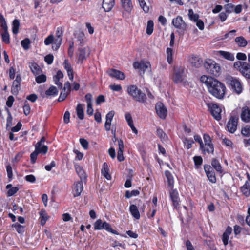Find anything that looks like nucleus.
Listing matches in <instances>:
<instances>
[{
  "label": "nucleus",
  "mask_w": 250,
  "mask_h": 250,
  "mask_svg": "<svg viewBox=\"0 0 250 250\" xmlns=\"http://www.w3.org/2000/svg\"><path fill=\"white\" fill-rule=\"evenodd\" d=\"M200 80L205 83L209 92L212 96L219 99L223 98L226 90L224 84L215 79L206 75L201 76Z\"/></svg>",
  "instance_id": "nucleus-1"
},
{
  "label": "nucleus",
  "mask_w": 250,
  "mask_h": 250,
  "mask_svg": "<svg viewBox=\"0 0 250 250\" xmlns=\"http://www.w3.org/2000/svg\"><path fill=\"white\" fill-rule=\"evenodd\" d=\"M127 92L133 98L141 103H144L146 99V94L138 88L135 85H129L127 87Z\"/></svg>",
  "instance_id": "nucleus-2"
},
{
  "label": "nucleus",
  "mask_w": 250,
  "mask_h": 250,
  "mask_svg": "<svg viewBox=\"0 0 250 250\" xmlns=\"http://www.w3.org/2000/svg\"><path fill=\"white\" fill-rule=\"evenodd\" d=\"M204 66L208 73L215 76L220 75L221 72L220 67L214 60L211 59L206 60L204 62Z\"/></svg>",
  "instance_id": "nucleus-3"
},
{
  "label": "nucleus",
  "mask_w": 250,
  "mask_h": 250,
  "mask_svg": "<svg viewBox=\"0 0 250 250\" xmlns=\"http://www.w3.org/2000/svg\"><path fill=\"white\" fill-rule=\"evenodd\" d=\"M185 68L183 66H176L173 69V74L171 77L172 80L175 83H185V75L184 74Z\"/></svg>",
  "instance_id": "nucleus-4"
},
{
  "label": "nucleus",
  "mask_w": 250,
  "mask_h": 250,
  "mask_svg": "<svg viewBox=\"0 0 250 250\" xmlns=\"http://www.w3.org/2000/svg\"><path fill=\"white\" fill-rule=\"evenodd\" d=\"M234 68L238 70L245 78L250 79V65L244 62L237 61L234 63Z\"/></svg>",
  "instance_id": "nucleus-5"
},
{
  "label": "nucleus",
  "mask_w": 250,
  "mask_h": 250,
  "mask_svg": "<svg viewBox=\"0 0 250 250\" xmlns=\"http://www.w3.org/2000/svg\"><path fill=\"white\" fill-rule=\"evenodd\" d=\"M208 110L213 116V117L217 121L221 119V113L222 112V107L219 105L210 103L207 104Z\"/></svg>",
  "instance_id": "nucleus-6"
},
{
  "label": "nucleus",
  "mask_w": 250,
  "mask_h": 250,
  "mask_svg": "<svg viewBox=\"0 0 250 250\" xmlns=\"http://www.w3.org/2000/svg\"><path fill=\"white\" fill-rule=\"evenodd\" d=\"M93 226L95 230H101L104 229L112 234H118V232L115 230L112 229L110 225L108 223L106 222H103L101 219H98L94 223Z\"/></svg>",
  "instance_id": "nucleus-7"
},
{
  "label": "nucleus",
  "mask_w": 250,
  "mask_h": 250,
  "mask_svg": "<svg viewBox=\"0 0 250 250\" xmlns=\"http://www.w3.org/2000/svg\"><path fill=\"white\" fill-rule=\"evenodd\" d=\"M133 67L135 69H138L141 72L144 74L145 72L151 71V65L149 62L143 60L140 62H135L133 64Z\"/></svg>",
  "instance_id": "nucleus-8"
},
{
  "label": "nucleus",
  "mask_w": 250,
  "mask_h": 250,
  "mask_svg": "<svg viewBox=\"0 0 250 250\" xmlns=\"http://www.w3.org/2000/svg\"><path fill=\"white\" fill-rule=\"evenodd\" d=\"M204 144L201 145L200 148L204 153H212L214 151L213 144L211 143L210 137L208 134L204 135Z\"/></svg>",
  "instance_id": "nucleus-9"
},
{
  "label": "nucleus",
  "mask_w": 250,
  "mask_h": 250,
  "mask_svg": "<svg viewBox=\"0 0 250 250\" xmlns=\"http://www.w3.org/2000/svg\"><path fill=\"white\" fill-rule=\"evenodd\" d=\"M229 84L233 90L238 94L243 90V86L241 82L235 78L232 77L229 80Z\"/></svg>",
  "instance_id": "nucleus-10"
},
{
  "label": "nucleus",
  "mask_w": 250,
  "mask_h": 250,
  "mask_svg": "<svg viewBox=\"0 0 250 250\" xmlns=\"http://www.w3.org/2000/svg\"><path fill=\"white\" fill-rule=\"evenodd\" d=\"M155 110L158 116L162 119H165L167 114L166 107L161 102H158L155 106Z\"/></svg>",
  "instance_id": "nucleus-11"
},
{
  "label": "nucleus",
  "mask_w": 250,
  "mask_h": 250,
  "mask_svg": "<svg viewBox=\"0 0 250 250\" xmlns=\"http://www.w3.org/2000/svg\"><path fill=\"white\" fill-rule=\"evenodd\" d=\"M44 137H42L41 140L35 145V149L38 154H45L48 151V147L44 145L45 142Z\"/></svg>",
  "instance_id": "nucleus-12"
},
{
  "label": "nucleus",
  "mask_w": 250,
  "mask_h": 250,
  "mask_svg": "<svg viewBox=\"0 0 250 250\" xmlns=\"http://www.w3.org/2000/svg\"><path fill=\"white\" fill-rule=\"evenodd\" d=\"M238 119L235 117H231L229 120L227 128L228 130L231 133H234L237 129Z\"/></svg>",
  "instance_id": "nucleus-13"
},
{
  "label": "nucleus",
  "mask_w": 250,
  "mask_h": 250,
  "mask_svg": "<svg viewBox=\"0 0 250 250\" xmlns=\"http://www.w3.org/2000/svg\"><path fill=\"white\" fill-rule=\"evenodd\" d=\"M172 24L176 28L179 30H184L186 28V23L183 20L182 17L179 16L173 19Z\"/></svg>",
  "instance_id": "nucleus-14"
},
{
  "label": "nucleus",
  "mask_w": 250,
  "mask_h": 250,
  "mask_svg": "<svg viewBox=\"0 0 250 250\" xmlns=\"http://www.w3.org/2000/svg\"><path fill=\"white\" fill-rule=\"evenodd\" d=\"M241 120L246 123L250 122V109L248 106H244L241 109L240 114Z\"/></svg>",
  "instance_id": "nucleus-15"
},
{
  "label": "nucleus",
  "mask_w": 250,
  "mask_h": 250,
  "mask_svg": "<svg viewBox=\"0 0 250 250\" xmlns=\"http://www.w3.org/2000/svg\"><path fill=\"white\" fill-rule=\"evenodd\" d=\"M83 187L82 181L75 183L73 187L72 194L74 197H77L81 195L83 190Z\"/></svg>",
  "instance_id": "nucleus-16"
},
{
  "label": "nucleus",
  "mask_w": 250,
  "mask_h": 250,
  "mask_svg": "<svg viewBox=\"0 0 250 250\" xmlns=\"http://www.w3.org/2000/svg\"><path fill=\"white\" fill-rule=\"evenodd\" d=\"M204 170L209 180L212 183H215L216 179L212 167L209 165L204 166Z\"/></svg>",
  "instance_id": "nucleus-17"
},
{
  "label": "nucleus",
  "mask_w": 250,
  "mask_h": 250,
  "mask_svg": "<svg viewBox=\"0 0 250 250\" xmlns=\"http://www.w3.org/2000/svg\"><path fill=\"white\" fill-rule=\"evenodd\" d=\"M169 194L173 206L175 207H177L179 205L180 202L179 194L177 190L173 188L169 189Z\"/></svg>",
  "instance_id": "nucleus-18"
},
{
  "label": "nucleus",
  "mask_w": 250,
  "mask_h": 250,
  "mask_svg": "<svg viewBox=\"0 0 250 250\" xmlns=\"http://www.w3.org/2000/svg\"><path fill=\"white\" fill-rule=\"evenodd\" d=\"M115 115L113 110L109 111L106 115V121L104 124V128L106 131H108L111 129V122Z\"/></svg>",
  "instance_id": "nucleus-19"
},
{
  "label": "nucleus",
  "mask_w": 250,
  "mask_h": 250,
  "mask_svg": "<svg viewBox=\"0 0 250 250\" xmlns=\"http://www.w3.org/2000/svg\"><path fill=\"white\" fill-rule=\"evenodd\" d=\"M107 73L110 77L118 80H123L125 78L124 73L116 69H111L107 72Z\"/></svg>",
  "instance_id": "nucleus-20"
},
{
  "label": "nucleus",
  "mask_w": 250,
  "mask_h": 250,
  "mask_svg": "<svg viewBox=\"0 0 250 250\" xmlns=\"http://www.w3.org/2000/svg\"><path fill=\"white\" fill-rule=\"evenodd\" d=\"M123 9L127 13H130L133 8V4L131 0H121Z\"/></svg>",
  "instance_id": "nucleus-21"
},
{
  "label": "nucleus",
  "mask_w": 250,
  "mask_h": 250,
  "mask_svg": "<svg viewBox=\"0 0 250 250\" xmlns=\"http://www.w3.org/2000/svg\"><path fill=\"white\" fill-rule=\"evenodd\" d=\"M115 0H104L102 7L106 12H109L115 5Z\"/></svg>",
  "instance_id": "nucleus-22"
},
{
  "label": "nucleus",
  "mask_w": 250,
  "mask_h": 250,
  "mask_svg": "<svg viewBox=\"0 0 250 250\" xmlns=\"http://www.w3.org/2000/svg\"><path fill=\"white\" fill-rule=\"evenodd\" d=\"M232 232V228L230 226L227 227L225 231L223 233L222 235V241L225 246H226L229 243V238Z\"/></svg>",
  "instance_id": "nucleus-23"
},
{
  "label": "nucleus",
  "mask_w": 250,
  "mask_h": 250,
  "mask_svg": "<svg viewBox=\"0 0 250 250\" xmlns=\"http://www.w3.org/2000/svg\"><path fill=\"white\" fill-rule=\"evenodd\" d=\"M63 66L64 69L67 71L69 79L72 81L73 79V71L71 68V64L67 59L64 60Z\"/></svg>",
  "instance_id": "nucleus-24"
},
{
  "label": "nucleus",
  "mask_w": 250,
  "mask_h": 250,
  "mask_svg": "<svg viewBox=\"0 0 250 250\" xmlns=\"http://www.w3.org/2000/svg\"><path fill=\"white\" fill-rule=\"evenodd\" d=\"M129 211L135 219L138 220L140 218V214L136 205H131L129 207Z\"/></svg>",
  "instance_id": "nucleus-25"
},
{
  "label": "nucleus",
  "mask_w": 250,
  "mask_h": 250,
  "mask_svg": "<svg viewBox=\"0 0 250 250\" xmlns=\"http://www.w3.org/2000/svg\"><path fill=\"white\" fill-rule=\"evenodd\" d=\"M165 174L167 179L168 188L169 189L173 188L174 183V180L173 175H172L171 172L168 170L166 171Z\"/></svg>",
  "instance_id": "nucleus-26"
},
{
  "label": "nucleus",
  "mask_w": 250,
  "mask_h": 250,
  "mask_svg": "<svg viewBox=\"0 0 250 250\" xmlns=\"http://www.w3.org/2000/svg\"><path fill=\"white\" fill-rule=\"evenodd\" d=\"M109 172V168L107 164L106 163H104L101 169V173L102 175L107 180H110L111 179V176Z\"/></svg>",
  "instance_id": "nucleus-27"
},
{
  "label": "nucleus",
  "mask_w": 250,
  "mask_h": 250,
  "mask_svg": "<svg viewBox=\"0 0 250 250\" xmlns=\"http://www.w3.org/2000/svg\"><path fill=\"white\" fill-rule=\"evenodd\" d=\"M241 191L246 196L248 197L250 195V180L246 181L245 184L241 188Z\"/></svg>",
  "instance_id": "nucleus-28"
},
{
  "label": "nucleus",
  "mask_w": 250,
  "mask_h": 250,
  "mask_svg": "<svg viewBox=\"0 0 250 250\" xmlns=\"http://www.w3.org/2000/svg\"><path fill=\"white\" fill-rule=\"evenodd\" d=\"M139 5L145 13H148L150 9V5L149 4V0H138Z\"/></svg>",
  "instance_id": "nucleus-29"
},
{
  "label": "nucleus",
  "mask_w": 250,
  "mask_h": 250,
  "mask_svg": "<svg viewBox=\"0 0 250 250\" xmlns=\"http://www.w3.org/2000/svg\"><path fill=\"white\" fill-rule=\"evenodd\" d=\"M218 54L229 61H233L234 60V54L229 52L220 50L218 51Z\"/></svg>",
  "instance_id": "nucleus-30"
},
{
  "label": "nucleus",
  "mask_w": 250,
  "mask_h": 250,
  "mask_svg": "<svg viewBox=\"0 0 250 250\" xmlns=\"http://www.w3.org/2000/svg\"><path fill=\"white\" fill-rule=\"evenodd\" d=\"M190 61L193 66L197 68L201 66L202 63V60L201 59L197 56H192Z\"/></svg>",
  "instance_id": "nucleus-31"
},
{
  "label": "nucleus",
  "mask_w": 250,
  "mask_h": 250,
  "mask_svg": "<svg viewBox=\"0 0 250 250\" xmlns=\"http://www.w3.org/2000/svg\"><path fill=\"white\" fill-rule=\"evenodd\" d=\"M84 104H79L76 107V112L78 118L80 120L84 118Z\"/></svg>",
  "instance_id": "nucleus-32"
},
{
  "label": "nucleus",
  "mask_w": 250,
  "mask_h": 250,
  "mask_svg": "<svg viewBox=\"0 0 250 250\" xmlns=\"http://www.w3.org/2000/svg\"><path fill=\"white\" fill-rule=\"evenodd\" d=\"M76 171L79 175L81 180L86 178V174L83 168V167L79 165H75V166Z\"/></svg>",
  "instance_id": "nucleus-33"
},
{
  "label": "nucleus",
  "mask_w": 250,
  "mask_h": 250,
  "mask_svg": "<svg viewBox=\"0 0 250 250\" xmlns=\"http://www.w3.org/2000/svg\"><path fill=\"white\" fill-rule=\"evenodd\" d=\"M30 68L31 71L35 76L39 75L42 73V69L39 65L36 63H32L30 65Z\"/></svg>",
  "instance_id": "nucleus-34"
},
{
  "label": "nucleus",
  "mask_w": 250,
  "mask_h": 250,
  "mask_svg": "<svg viewBox=\"0 0 250 250\" xmlns=\"http://www.w3.org/2000/svg\"><path fill=\"white\" fill-rule=\"evenodd\" d=\"M79 53L78 56V62H82L86 57V56L88 55L89 53H86V48H80L79 49Z\"/></svg>",
  "instance_id": "nucleus-35"
},
{
  "label": "nucleus",
  "mask_w": 250,
  "mask_h": 250,
  "mask_svg": "<svg viewBox=\"0 0 250 250\" xmlns=\"http://www.w3.org/2000/svg\"><path fill=\"white\" fill-rule=\"evenodd\" d=\"M235 42L239 46L242 47L246 46L248 43L247 40L242 36L236 37Z\"/></svg>",
  "instance_id": "nucleus-36"
},
{
  "label": "nucleus",
  "mask_w": 250,
  "mask_h": 250,
  "mask_svg": "<svg viewBox=\"0 0 250 250\" xmlns=\"http://www.w3.org/2000/svg\"><path fill=\"white\" fill-rule=\"evenodd\" d=\"M40 218L41 219V225L43 226L49 218L45 210L42 209L41 210L40 212Z\"/></svg>",
  "instance_id": "nucleus-37"
},
{
  "label": "nucleus",
  "mask_w": 250,
  "mask_h": 250,
  "mask_svg": "<svg viewBox=\"0 0 250 250\" xmlns=\"http://www.w3.org/2000/svg\"><path fill=\"white\" fill-rule=\"evenodd\" d=\"M58 91L54 86H51L45 91V94L47 96H54L58 94Z\"/></svg>",
  "instance_id": "nucleus-38"
},
{
  "label": "nucleus",
  "mask_w": 250,
  "mask_h": 250,
  "mask_svg": "<svg viewBox=\"0 0 250 250\" xmlns=\"http://www.w3.org/2000/svg\"><path fill=\"white\" fill-rule=\"evenodd\" d=\"M188 16L190 20L195 22L199 18V15L198 14L194 13L192 9L188 10Z\"/></svg>",
  "instance_id": "nucleus-39"
},
{
  "label": "nucleus",
  "mask_w": 250,
  "mask_h": 250,
  "mask_svg": "<svg viewBox=\"0 0 250 250\" xmlns=\"http://www.w3.org/2000/svg\"><path fill=\"white\" fill-rule=\"evenodd\" d=\"M183 142L184 145V147L187 149H189L191 148L192 145L194 144V142L192 139H188L187 138H184L183 139Z\"/></svg>",
  "instance_id": "nucleus-40"
},
{
  "label": "nucleus",
  "mask_w": 250,
  "mask_h": 250,
  "mask_svg": "<svg viewBox=\"0 0 250 250\" xmlns=\"http://www.w3.org/2000/svg\"><path fill=\"white\" fill-rule=\"evenodd\" d=\"M211 165L217 171L220 173L222 172V167L217 160H216V159L212 160L211 162Z\"/></svg>",
  "instance_id": "nucleus-41"
},
{
  "label": "nucleus",
  "mask_w": 250,
  "mask_h": 250,
  "mask_svg": "<svg viewBox=\"0 0 250 250\" xmlns=\"http://www.w3.org/2000/svg\"><path fill=\"white\" fill-rule=\"evenodd\" d=\"M19 26V21L17 19H15L12 22V32L13 34H16L18 33Z\"/></svg>",
  "instance_id": "nucleus-42"
},
{
  "label": "nucleus",
  "mask_w": 250,
  "mask_h": 250,
  "mask_svg": "<svg viewBox=\"0 0 250 250\" xmlns=\"http://www.w3.org/2000/svg\"><path fill=\"white\" fill-rule=\"evenodd\" d=\"M173 50L171 48H167V61L169 64H171L173 62Z\"/></svg>",
  "instance_id": "nucleus-43"
},
{
  "label": "nucleus",
  "mask_w": 250,
  "mask_h": 250,
  "mask_svg": "<svg viewBox=\"0 0 250 250\" xmlns=\"http://www.w3.org/2000/svg\"><path fill=\"white\" fill-rule=\"evenodd\" d=\"M153 26H154L153 21L151 20L148 21L147 22V27H146V32L148 35H150L153 33Z\"/></svg>",
  "instance_id": "nucleus-44"
},
{
  "label": "nucleus",
  "mask_w": 250,
  "mask_h": 250,
  "mask_svg": "<svg viewBox=\"0 0 250 250\" xmlns=\"http://www.w3.org/2000/svg\"><path fill=\"white\" fill-rule=\"evenodd\" d=\"M12 227L15 228L19 233H22L24 231V227L18 223L12 224Z\"/></svg>",
  "instance_id": "nucleus-45"
},
{
  "label": "nucleus",
  "mask_w": 250,
  "mask_h": 250,
  "mask_svg": "<svg viewBox=\"0 0 250 250\" xmlns=\"http://www.w3.org/2000/svg\"><path fill=\"white\" fill-rule=\"evenodd\" d=\"M36 81L38 83H41L45 82L46 81V76L44 74H40L36 75Z\"/></svg>",
  "instance_id": "nucleus-46"
},
{
  "label": "nucleus",
  "mask_w": 250,
  "mask_h": 250,
  "mask_svg": "<svg viewBox=\"0 0 250 250\" xmlns=\"http://www.w3.org/2000/svg\"><path fill=\"white\" fill-rule=\"evenodd\" d=\"M2 41L6 44L10 43V36L8 31H3L1 34Z\"/></svg>",
  "instance_id": "nucleus-47"
},
{
  "label": "nucleus",
  "mask_w": 250,
  "mask_h": 250,
  "mask_svg": "<svg viewBox=\"0 0 250 250\" xmlns=\"http://www.w3.org/2000/svg\"><path fill=\"white\" fill-rule=\"evenodd\" d=\"M62 35H63V31H62V29L60 27L57 28L56 32V39L55 40L62 42Z\"/></svg>",
  "instance_id": "nucleus-48"
},
{
  "label": "nucleus",
  "mask_w": 250,
  "mask_h": 250,
  "mask_svg": "<svg viewBox=\"0 0 250 250\" xmlns=\"http://www.w3.org/2000/svg\"><path fill=\"white\" fill-rule=\"evenodd\" d=\"M241 133L245 136H250V125H246L242 127Z\"/></svg>",
  "instance_id": "nucleus-49"
},
{
  "label": "nucleus",
  "mask_w": 250,
  "mask_h": 250,
  "mask_svg": "<svg viewBox=\"0 0 250 250\" xmlns=\"http://www.w3.org/2000/svg\"><path fill=\"white\" fill-rule=\"evenodd\" d=\"M193 160L194 162L195 167L197 168H198L202 164L203 159L202 157L200 156H195L193 157Z\"/></svg>",
  "instance_id": "nucleus-50"
},
{
  "label": "nucleus",
  "mask_w": 250,
  "mask_h": 250,
  "mask_svg": "<svg viewBox=\"0 0 250 250\" xmlns=\"http://www.w3.org/2000/svg\"><path fill=\"white\" fill-rule=\"evenodd\" d=\"M157 136L162 140H166L167 138L166 133L160 128H158L156 131Z\"/></svg>",
  "instance_id": "nucleus-51"
},
{
  "label": "nucleus",
  "mask_w": 250,
  "mask_h": 250,
  "mask_svg": "<svg viewBox=\"0 0 250 250\" xmlns=\"http://www.w3.org/2000/svg\"><path fill=\"white\" fill-rule=\"evenodd\" d=\"M139 194V191L137 190H134L130 192L129 191H126L125 192V197L127 198H129L132 196H136Z\"/></svg>",
  "instance_id": "nucleus-52"
},
{
  "label": "nucleus",
  "mask_w": 250,
  "mask_h": 250,
  "mask_svg": "<svg viewBox=\"0 0 250 250\" xmlns=\"http://www.w3.org/2000/svg\"><path fill=\"white\" fill-rule=\"evenodd\" d=\"M23 113L25 116L28 115L30 113V106L27 101L24 102V105L23 107Z\"/></svg>",
  "instance_id": "nucleus-53"
},
{
  "label": "nucleus",
  "mask_w": 250,
  "mask_h": 250,
  "mask_svg": "<svg viewBox=\"0 0 250 250\" xmlns=\"http://www.w3.org/2000/svg\"><path fill=\"white\" fill-rule=\"evenodd\" d=\"M30 40L26 38L21 41V45L24 49L27 50L29 48V45L30 44Z\"/></svg>",
  "instance_id": "nucleus-54"
},
{
  "label": "nucleus",
  "mask_w": 250,
  "mask_h": 250,
  "mask_svg": "<svg viewBox=\"0 0 250 250\" xmlns=\"http://www.w3.org/2000/svg\"><path fill=\"white\" fill-rule=\"evenodd\" d=\"M69 93V92H67V91L65 90L64 91V90L62 89L58 98V101L59 102L63 101L64 100L66 99Z\"/></svg>",
  "instance_id": "nucleus-55"
},
{
  "label": "nucleus",
  "mask_w": 250,
  "mask_h": 250,
  "mask_svg": "<svg viewBox=\"0 0 250 250\" xmlns=\"http://www.w3.org/2000/svg\"><path fill=\"white\" fill-rule=\"evenodd\" d=\"M54 36L53 35H50L44 40V44L46 45H49L51 43H53L54 41Z\"/></svg>",
  "instance_id": "nucleus-56"
},
{
  "label": "nucleus",
  "mask_w": 250,
  "mask_h": 250,
  "mask_svg": "<svg viewBox=\"0 0 250 250\" xmlns=\"http://www.w3.org/2000/svg\"><path fill=\"white\" fill-rule=\"evenodd\" d=\"M80 143L82 147L85 150L88 148L89 143L88 141L84 138L80 139Z\"/></svg>",
  "instance_id": "nucleus-57"
},
{
  "label": "nucleus",
  "mask_w": 250,
  "mask_h": 250,
  "mask_svg": "<svg viewBox=\"0 0 250 250\" xmlns=\"http://www.w3.org/2000/svg\"><path fill=\"white\" fill-rule=\"evenodd\" d=\"M19 190L17 187H14L9 189L7 191V196L10 197L14 195Z\"/></svg>",
  "instance_id": "nucleus-58"
},
{
  "label": "nucleus",
  "mask_w": 250,
  "mask_h": 250,
  "mask_svg": "<svg viewBox=\"0 0 250 250\" xmlns=\"http://www.w3.org/2000/svg\"><path fill=\"white\" fill-rule=\"evenodd\" d=\"M54 57L51 54H48L44 57V61L48 64H51L53 62Z\"/></svg>",
  "instance_id": "nucleus-59"
},
{
  "label": "nucleus",
  "mask_w": 250,
  "mask_h": 250,
  "mask_svg": "<svg viewBox=\"0 0 250 250\" xmlns=\"http://www.w3.org/2000/svg\"><path fill=\"white\" fill-rule=\"evenodd\" d=\"M109 87L113 91H120L122 88L121 85L115 84L110 85Z\"/></svg>",
  "instance_id": "nucleus-60"
},
{
  "label": "nucleus",
  "mask_w": 250,
  "mask_h": 250,
  "mask_svg": "<svg viewBox=\"0 0 250 250\" xmlns=\"http://www.w3.org/2000/svg\"><path fill=\"white\" fill-rule=\"evenodd\" d=\"M195 22H196V26L200 30H203L204 29V23L201 20L198 19Z\"/></svg>",
  "instance_id": "nucleus-61"
},
{
  "label": "nucleus",
  "mask_w": 250,
  "mask_h": 250,
  "mask_svg": "<svg viewBox=\"0 0 250 250\" xmlns=\"http://www.w3.org/2000/svg\"><path fill=\"white\" fill-rule=\"evenodd\" d=\"M25 179L29 182L34 183L36 181V177L32 174L28 175L25 177Z\"/></svg>",
  "instance_id": "nucleus-62"
},
{
  "label": "nucleus",
  "mask_w": 250,
  "mask_h": 250,
  "mask_svg": "<svg viewBox=\"0 0 250 250\" xmlns=\"http://www.w3.org/2000/svg\"><path fill=\"white\" fill-rule=\"evenodd\" d=\"M61 43L62 42L55 40L52 45L53 49L57 50L60 47Z\"/></svg>",
  "instance_id": "nucleus-63"
},
{
  "label": "nucleus",
  "mask_w": 250,
  "mask_h": 250,
  "mask_svg": "<svg viewBox=\"0 0 250 250\" xmlns=\"http://www.w3.org/2000/svg\"><path fill=\"white\" fill-rule=\"evenodd\" d=\"M236 58L239 60L244 61L246 60L247 56L245 53L239 52L237 54Z\"/></svg>",
  "instance_id": "nucleus-64"
}]
</instances>
